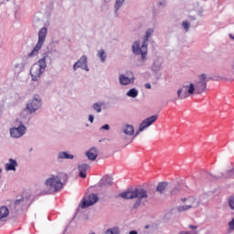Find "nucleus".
I'll return each mask as SVG.
<instances>
[{"instance_id":"f257e3e1","label":"nucleus","mask_w":234,"mask_h":234,"mask_svg":"<svg viewBox=\"0 0 234 234\" xmlns=\"http://www.w3.org/2000/svg\"><path fill=\"white\" fill-rule=\"evenodd\" d=\"M119 197L121 198H123L124 200H134L133 203V209H138L139 206H142V204H145L147 202V198H153L149 195V191L145 190V188L137 187L133 190H127L125 192H122L119 194Z\"/></svg>"},{"instance_id":"bb28decb","label":"nucleus","mask_w":234,"mask_h":234,"mask_svg":"<svg viewBox=\"0 0 234 234\" xmlns=\"http://www.w3.org/2000/svg\"><path fill=\"white\" fill-rule=\"evenodd\" d=\"M105 105V102L98 101L93 103L92 108L96 111V112H101V108Z\"/></svg>"},{"instance_id":"6ab92c4d","label":"nucleus","mask_w":234,"mask_h":234,"mask_svg":"<svg viewBox=\"0 0 234 234\" xmlns=\"http://www.w3.org/2000/svg\"><path fill=\"white\" fill-rule=\"evenodd\" d=\"M199 204L198 200L194 197H190L186 199V206H191V209H193V207H198Z\"/></svg>"},{"instance_id":"3c124183","label":"nucleus","mask_w":234,"mask_h":234,"mask_svg":"<svg viewBox=\"0 0 234 234\" xmlns=\"http://www.w3.org/2000/svg\"><path fill=\"white\" fill-rule=\"evenodd\" d=\"M194 234H198L197 232L194 233Z\"/></svg>"},{"instance_id":"37998d69","label":"nucleus","mask_w":234,"mask_h":234,"mask_svg":"<svg viewBox=\"0 0 234 234\" xmlns=\"http://www.w3.org/2000/svg\"><path fill=\"white\" fill-rule=\"evenodd\" d=\"M229 37H230V39H233V41H234V36H233V34H229Z\"/></svg>"},{"instance_id":"f8f14e48","label":"nucleus","mask_w":234,"mask_h":234,"mask_svg":"<svg viewBox=\"0 0 234 234\" xmlns=\"http://www.w3.org/2000/svg\"><path fill=\"white\" fill-rule=\"evenodd\" d=\"M88 63L89 61H88L87 56L82 55L80 58V59L73 64L74 72H76L78 69H82L83 70H86V72H89L90 69H89Z\"/></svg>"},{"instance_id":"4468645a","label":"nucleus","mask_w":234,"mask_h":234,"mask_svg":"<svg viewBox=\"0 0 234 234\" xmlns=\"http://www.w3.org/2000/svg\"><path fill=\"white\" fill-rule=\"evenodd\" d=\"M164 63V58L162 57H157L154 59L151 67L152 72H160L162 70V64Z\"/></svg>"},{"instance_id":"f704fd0d","label":"nucleus","mask_w":234,"mask_h":234,"mask_svg":"<svg viewBox=\"0 0 234 234\" xmlns=\"http://www.w3.org/2000/svg\"><path fill=\"white\" fill-rule=\"evenodd\" d=\"M24 201H25L24 197L18 198L15 201V206H19V204H21V202H24Z\"/></svg>"},{"instance_id":"412c9836","label":"nucleus","mask_w":234,"mask_h":234,"mask_svg":"<svg viewBox=\"0 0 234 234\" xmlns=\"http://www.w3.org/2000/svg\"><path fill=\"white\" fill-rule=\"evenodd\" d=\"M123 3H125V0H115L114 5V12H115V17H118V11L122 6H123Z\"/></svg>"},{"instance_id":"a19ab883","label":"nucleus","mask_w":234,"mask_h":234,"mask_svg":"<svg viewBox=\"0 0 234 234\" xmlns=\"http://www.w3.org/2000/svg\"><path fill=\"white\" fill-rule=\"evenodd\" d=\"M129 234H138V232L136 230H132L129 232Z\"/></svg>"},{"instance_id":"b1692460","label":"nucleus","mask_w":234,"mask_h":234,"mask_svg":"<svg viewBox=\"0 0 234 234\" xmlns=\"http://www.w3.org/2000/svg\"><path fill=\"white\" fill-rule=\"evenodd\" d=\"M9 213H10V210H8V207H0V220H3V218H6V217H8Z\"/></svg>"},{"instance_id":"c85d7f7f","label":"nucleus","mask_w":234,"mask_h":234,"mask_svg":"<svg viewBox=\"0 0 234 234\" xmlns=\"http://www.w3.org/2000/svg\"><path fill=\"white\" fill-rule=\"evenodd\" d=\"M105 234H120V229L118 227L108 229Z\"/></svg>"},{"instance_id":"cd10ccee","label":"nucleus","mask_w":234,"mask_h":234,"mask_svg":"<svg viewBox=\"0 0 234 234\" xmlns=\"http://www.w3.org/2000/svg\"><path fill=\"white\" fill-rule=\"evenodd\" d=\"M189 209H191V206L186 205H183V206H178L176 207V211L178 213H184V211H189Z\"/></svg>"},{"instance_id":"1a4fd4ad","label":"nucleus","mask_w":234,"mask_h":234,"mask_svg":"<svg viewBox=\"0 0 234 234\" xmlns=\"http://www.w3.org/2000/svg\"><path fill=\"white\" fill-rule=\"evenodd\" d=\"M136 78L134 77V73L133 71H127L126 75L123 73L119 74V83L122 85V87H128V85H134V81Z\"/></svg>"},{"instance_id":"e433bc0d","label":"nucleus","mask_w":234,"mask_h":234,"mask_svg":"<svg viewBox=\"0 0 234 234\" xmlns=\"http://www.w3.org/2000/svg\"><path fill=\"white\" fill-rule=\"evenodd\" d=\"M89 122H90V123H94V115H89Z\"/></svg>"},{"instance_id":"9d476101","label":"nucleus","mask_w":234,"mask_h":234,"mask_svg":"<svg viewBox=\"0 0 234 234\" xmlns=\"http://www.w3.org/2000/svg\"><path fill=\"white\" fill-rule=\"evenodd\" d=\"M9 134L15 140L23 138V135L27 134V126H25L23 122H20L18 126H15L9 129Z\"/></svg>"},{"instance_id":"dca6fc26","label":"nucleus","mask_w":234,"mask_h":234,"mask_svg":"<svg viewBox=\"0 0 234 234\" xmlns=\"http://www.w3.org/2000/svg\"><path fill=\"white\" fill-rule=\"evenodd\" d=\"M89 167H90L87 164H82L78 166L79 176L80 178H87V171H89Z\"/></svg>"},{"instance_id":"9b49d317","label":"nucleus","mask_w":234,"mask_h":234,"mask_svg":"<svg viewBox=\"0 0 234 234\" xmlns=\"http://www.w3.org/2000/svg\"><path fill=\"white\" fill-rule=\"evenodd\" d=\"M157 120H158V115H153L151 117L144 119L140 124L139 131L136 132L135 136H138L140 133L145 131L147 127H151V125H153L154 122H156Z\"/></svg>"},{"instance_id":"c9c22d12","label":"nucleus","mask_w":234,"mask_h":234,"mask_svg":"<svg viewBox=\"0 0 234 234\" xmlns=\"http://www.w3.org/2000/svg\"><path fill=\"white\" fill-rule=\"evenodd\" d=\"M229 229H231V231H233V229H234V218L231 219V221H229Z\"/></svg>"},{"instance_id":"de8ad7c7","label":"nucleus","mask_w":234,"mask_h":234,"mask_svg":"<svg viewBox=\"0 0 234 234\" xmlns=\"http://www.w3.org/2000/svg\"><path fill=\"white\" fill-rule=\"evenodd\" d=\"M144 228L145 229H149V225H146Z\"/></svg>"},{"instance_id":"a211bd4d","label":"nucleus","mask_w":234,"mask_h":234,"mask_svg":"<svg viewBox=\"0 0 234 234\" xmlns=\"http://www.w3.org/2000/svg\"><path fill=\"white\" fill-rule=\"evenodd\" d=\"M17 161L10 158L9 162L5 164V171H16V167H17Z\"/></svg>"},{"instance_id":"a878e982","label":"nucleus","mask_w":234,"mask_h":234,"mask_svg":"<svg viewBox=\"0 0 234 234\" xmlns=\"http://www.w3.org/2000/svg\"><path fill=\"white\" fill-rule=\"evenodd\" d=\"M97 56L98 58H100L101 63H105V60L107 59V54L105 53V50L100 49L97 52Z\"/></svg>"},{"instance_id":"58836bf2","label":"nucleus","mask_w":234,"mask_h":234,"mask_svg":"<svg viewBox=\"0 0 234 234\" xmlns=\"http://www.w3.org/2000/svg\"><path fill=\"white\" fill-rule=\"evenodd\" d=\"M188 228L190 229H198V227L195 226V225H189Z\"/></svg>"},{"instance_id":"ddd939ff","label":"nucleus","mask_w":234,"mask_h":234,"mask_svg":"<svg viewBox=\"0 0 234 234\" xmlns=\"http://www.w3.org/2000/svg\"><path fill=\"white\" fill-rule=\"evenodd\" d=\"M98 202V196L96 194H90L88 197V199H84L80 205V207L82 209H85L86 207H90V206H94Z\"/></svg>"},{"instance_id":"f3484780","label":"nucleus","mask_w":234,"mask_h":234,"mask_svg":"<svg viewBox=\"0 0 234 234\" xmlns=\"http://www.w3.org/2000/svg\"><path fill=\"white\" fill-rule=\"evenodd\" d=\"M86 156L89 160L94 162V160L98 158V150L96 149V147H92L88 152H86Z\"/></svg>"},{"instance_id":"7c9ffc66","label":"nucleus","mask_w":234,"mask_h":234,"mask_svg":"<svg viewBox=\"0 0 234 234\" xmlns=\"http://www.w3.org/2000/svg\"><path fill=\"white\" fill-rule=\"evenodd\" d=\"M182 27H183L184 30H186V32H189V27H191V24H189V22H187V21H184L182 23Z\"/></svg>"},{"instance_id":"79ce46f5","label":"nucleus","mask_w":234,"mask_h":234,"mask_svg":"<svg viewBox=\"0 0 234 234\" xmlns=\"http://www.w3.org/2000/svg\"><path fill=\"white\" fill-rule=\"evenodd\" d=\"M180 234H191V233H189L187 231H181Z\"/></svg>"},{"instance_id":"7ed1b4c3","label":"nucleus","mask_w":234,"mask_h":234,"mask_svg":"<svg viewBox=\"0 0 234 234\" xmlns=\"http://www.w3.org/2000/svg\"><path fill=\"white\" fill-rule=\"evenodd\" d=\"M153 34H154V28L146 29L142 46L140 45V41L133 42L132 46L133 53L135 56H141L143 61L147 58V45H148L147 43H149V39L153 37Z\"/></svg>"},{"instance_id":"0eeeda50","label":"nucleus","mask_w":234,"mask_h":234,"mask_svg":"<svg viewBox=\"0 0 234 234\" xmlns=\"http://www.w3.org/2000/svg\"><path fill=\"white\" fill-rule=\"evenodd\" d=\"M193 94H196L194 83L184 84L177 90L178 100H186V98H189V96H193Z\"/></svg>"},{"instance_id":"393cba45","label":"nucleus","mask_w":234,"mask_h":234,"mask_svg":"<svg viewBox=\"0 0 234 234\" xmlns=\"http://www.w3.org/2000/svg\"><path fill=\"white\" fill-rule=\"evenodd\" d=\"M126 96H128V98H137L138 97V90H136L135 88L130 89L126 92Z\"/></svg>"},{"instance_id":"72a5a7b5","label":"nucleus","mask_w":234,"mask_h":234,"mask_svg":"<svg viewBox=\"0 0 234 234\" xmlns=\"http://www.w3.org/2000/svg\"><path fill=\"white\" fill-rule=\"evenodd\" d=\"M111 129V126L109 124H105L100 128V131H109Z\"/></svg>"},{"instance_id":"09e8293b","label":"nucleus","mask_w":234,"mask_h":234,"mask_svg":"<svg viewBox=\"0 0 234 234\" xmlns=\"http://www.w3.org/2000/svg\"><path fill=\"white\" fill-rule=\"evenodd\" d=\"M233 171H234V168H233V170H230V173H233Z\"/></svg>"},{"instance_id":"5701e85b","label":"nucleus","mask_w":234,"mask_h":234,"mask_svg":"<svg viewBox=\"0 0 234 234\" xmlns=\"http://www.w3.org/2000/svg\"><path fill=\"white\" fill-rule=\"evenodd\" d=\"M112 184H113L112 177L108 176L102 177V179L101 180V186H112Z\"/></svg>"},{"instance_id":"c03bdc74","label":"nucleus","mask_w":234,"mask_h":234,"mask_svg":"<svg viewBox=\"0 0 234 234\" xmlns=\"http://www.w3.org/2000/svg\"><path fill=\"white\" fill-rule=\"evenodd\" d=\"M181 202H187V198H181Z\"/></svg>"},{"instance_id":"c756f323","label":"nucleus","mask_w":234,"mask_h":234,"mask_svg":"<svg viewBox=\"0 0 234 234\" xmlns=\"http://www.w3.org/2000/svg\"><path fill=\"white\" fill-rule=\"evenodd\" d=\"M228 204H229V207H230V209H232L234 211V196H231L229 197Z\"/></svg>"},{"instance_id":"4c0bfd02","label":"nucleus","mask_w":234,"mask_h":234,"mask_svg":"<svg viewBox=\"0 0 234 234\" xmlns=\"http://www.w3.org/2000/svg\"><path fill=\"white\" fill-rule=\"evenodd\" d=\"M178 188H174L172 191H171V195H176L178 193Z\"/></svg>"},{"instance_id":"a18cd8bd","label":"nucleus","mask_w":234,"mask_h":234,"mask_svg":"<svg viewBox=\"0 0 234 234\" xmlns=\"http://www.w3.org/2000/svg\"><path fill=\"white\" fill-rule=\"evenodd\" d=\"M105 4H108L111 0H102Z\"/></svg>"},{"instance_id":"39448f33","label":"nucleus","mask_w":234,"mask_h":234,"mask_svg":"<svg viewBox=\"0 0 234 234\" xmlns=\"http://www.w3.org/2000/svg\"><path fill=\"white\" fill-rule=\"evenodd\" d=\"M47 34H48V29L47 27H42L38 31V40L35 48L32 49L30 53H28V58H33V56H37L39 54V50L45 45V41H47Z\"/></svg>"},{"instance_id":"423d86ee","label":"nucleus","mask_w":234,"mask_h":234,"mask_svg":"<svg viewBox=\"0 0 234 234\" xmlns=\"http://www.w3.org/2000/svg\"><path fill=\"white\" fill-rule=\"evenodd\" d=\"M43 105V101L41 100V97L37 94H35L32 99H30L26 106V111L29 114H34L37 111H39V109Z\"/></svg>"},{"instance_id":"473e14b6","label":"nucleus","mask_w":234,"mask_h":234,"mask_svg":"<svg viewBox=\"0 0 234 234\" xmlns=\"http://www.w3.org/2000/svg\"><path fill=\"white\" fill-rule=\"evenodd\" d=\"M15 69L16 70H18V72H21L23 70V64L21 63L15 64Z\"/></svg>"},{"instance_id":"49530a36","label":"nucleus","mask_w":234,"mask_h":234,"mask_svg":"<svg viewBox=\"0 0 234 234\" xmlns=\"http://www.w3.org/2000/svg\"><path fill=\"white\" fill-rule=\"evenodd\" d=\"M3 173V169L0 168V180H1V175Z\"/></svg>"},{"instance_id":"f03ea898","label":"nucleus","mask_w":234,"mask_h":234,"mask_svg":"<svg viewBox=\"0 0 234 234\" xmlns=\"http://www.w3.org/2000/svg\"><path fill=\"white\" fill-rule=\"evenodd\" d=\"M65 184H67V175H64L63 177H61V176L51 175L45 180L47 189L40 192V195L41 197H45V195L58 193Z\"/></svg>"},{"instance_id":"ea45409f","label":"nucleus","mask_w":234,"mask_h":234,"mask_svg":"<svg viewBox=\"0 0 234 234\" xmlns=\"http://www.w3.org/2000/svg\"><path fill=\"white\" fill-rule=\"evenodd\" d=\"M144 87L145 89H151V83H145Z\"/></svg>"},{"instance_id":"8fccbe9b","label":"nucleus","mask_w":234,"mask_h":234,"mask_svg":"<svg viewBox=\"0 0 234 234\" xmlns=\"http://www.w3.org/2000/svg\"><path fill=\"white\" fill-rule=\"evenodd\" d=\"M176 101V99H175V100H172V101Z\"/></svg>"},{"instance_id":"4be33fe9","label":"nucleus","mask_w":234,"mask_h":234,"mask_svg":"<svg viewBox=\"0 0 234 234\" xmlns=\"http://www.w3.org/2000/svg\"><path fill=\"white\" fill-rule=\"evenodd\" d=\"M123 133L128 136H133V134H134V127L131 124H126L124 126Z\"/></svg>"},{"instance_id":"2f4dec72","label":"nucleus","mask_w":234,"mask_h":234,"mask_svg":"<svg viewBox=\"0 0 234 234\" xmlns=\"http://www.w3.org/2000/svg\"><path fill=\"white\" fill-rule=\"evenodd\" d=\"M165 5H166L165 0H160L159 2H157V6L159 8H164L165 6Z\"/></svg>"},{"instance_id":"2eb2a0df","label":"nucleus","mask_w":234,"mask_h":234,"mask_svg":"<svg viewBox=\"0 0 234 234\" xmlns=\"http://www.w3.org/2000/svg\"><path fill=\"white\" fill-rule=\"evenodd\" d=\"M57 160L61 162V160H74V154L69 152H59L57 155Z\"/></svg>"},{"instance_id":"aec40b11","label":"nucleus","mask_w":234,"mask_h":234,"mask_svg":"<svg viewBox=\"0 0 234 234\" xmlns=\"http://www.w3.org/2000/svg\"><path fill=\"white\" fill-rule=\"evenodd\" d=\"M165 189H167V183L166 182L158 183V185L156 186L157 193H160V195H164Z\"/></svg>"},{"instance_id":"20e7f679","label":"nucleus","mask_w":234,"mask_h":234,"mask_svg":"<svg viewBox=\"0 0 234 234\" xmlns=\"http://www.w3.org/2000/svg\"><path fill=\"white\" fill-rule=\"evenodd\" d=\"M45 70H47V58L43 57L30 69L32 81H39V80H41V76L45 74Z\"/></svg>"},{"instance_id":"6e6552de","label":"nucleus","mask_w":234,"mask_h":234,"mask_svg":"<svg viewBox=\"0 0 234 234\" xmlns=\"http://www.w3.org/2000/svg\"><path fill=\"white\" fill-rule=\"evenodd\" d=\"M207 87V76L206 74H201L198 76L196 83L194 84L196 94H202V92H206V89Z\"/></svg>"}]
</instances>
